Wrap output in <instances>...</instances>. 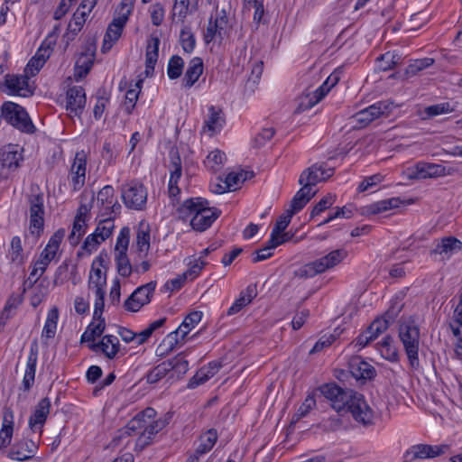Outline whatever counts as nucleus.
<instances>
[{
    "mask_svg": "<svg viewBox=\"0 0 462 462\" xmlns=\"http://www.w3.org/2000/svg\"><path fill=\"white\" fill-rule=\"evenodd\" d=\"M394 58H396L394 53L386 52L384 54H382L380 57L376 59L377 68L383 71H386L393 69L396 65Z\"/></svg>",
    "mask_w": 462,
    "mask_h": 462,
    "instance_id": "nucleus-63",
    "label": "nucleus"
},
{
    "mask_svg": "<svg viewBox=\"0 0 462 462\" xmlns=\"http://www.w3.org/2000/svg\"><path fill=\"white\" fill-rule=\"evenodd\" d=\"M14 433L13 413L5 411L3 418V425L0 430V448H6L11 444Z\"/></svg>",
    "mask_w": 462,
    "mask_h": 462,
    "instance_id": "nucleus-37",
    "label": "nucleus"
},
{
    "mask_svg": "<svg viewBox=\"0 0 462 462\" xmlns=\"http://www.w3.org/2000/svg\"><path fill=\"white\" fill-rule=\"evenodd\" d=\"M30 205V226L32 235L39 236L43 232L44 226V199L42 192L31 194L28 197Z\"/></svg>",
    "mask_w": 462,
    "mask_h": 462,
    "instance_id": "nucleus-8",
    "label": "nucleus"
},
{
    "mask_svg": "<svg viewBox=\"0 0 462 462\" xmlns=\"http://www.w3.org/2000/svg\"><path fill=\"white\" fill-rule=\"evenodd\" d=\"M2 117L14 128L25 134H33L36 130L27 111L22 106L5 101L1 107Z\"/></svg>",
    "mask_w": 462,
    "mask_h": 462,
    "instance_id": "nucleus-6",
    "label": "nucleus"
},
{
    "mask_svg": "<svg viewBox=\"0 0 462 462\" xmlns=\"http://www.w3.org/2000/svg\"><path fill=\"white\" fill-rule=\"evenodd\" d=\"M399 337L402 343L411 368L418 370L420 367L419 349L420 332L419 326L413 319L410 318L400 324Z\"/></svg>",
    "mask_w": 462,
    "mask_h": 462,
    "instance_id": "nucleus-2",
    "label": "nucleus"
},
{
    "mask_svg": "<svg viewBox=\"0 0 462 462\" xmlns=\"http://www.w3.org/2000/svg\"><path fill=\"white\" fill-rule=\"evenodd\" d=\"M401 205V199L399 198H391L388 199L380 200L374 202L366 207L367 214H379L389 209L397 208Z\"/></svg>",
    "mask_w": 462,
    "mask_h": 462,
    "instance_id": "nucleus-39",
    "label": "nucleus"
},
{
    "mask_svg": "<svg viewBox=\"0 0 462 462\" xmlns=\"http://www.w3.org/2000/svg\"><path fill=\"white\" fill-rule=\"evenodd\" d=\"M136 246L139 254L148 253L150 249V228L148 226L141 224L136 234Z\"/></svg>",
    "mask_w": 462,
    "mask_h": 462,
    "instance_id": "nucleus-42",
    "label": "nucleus"
},
{
    "mask_svg": "<svg viewBox=\"0 0 462 462\" xmlns=\"http://www.w3.org/2000/svg\"><path fill=\"white\" fill-rule=\"evenodd\" d=\"M315 191H312L311 188L302 186L294 195L291 201V206L288 210L291 214H296L300 211L307 203L314 197Z\"/></svg>",
    "mask_w": 462,
    "mask_h": 462,
    "instance_id": "nucleus-32",
    "label": "nucleus"
},
{
    "mask_svg": "<svg viewBox=\"0 0 462 462\" xmlns=\"http://www.w3.org/2000/svg\"><path fill=\"white\" fill-rule=\"evenodd\" d=\"M447 445L432 446L428 444H417L410 447L403 454V462H414L416 460L434 458L445 453Z\"/></svg>",
    "mask_w": 462,
    "mask_h": 462,
    "instance_id": "nucleus-13",
    "label": "nucleus"
},
{
    "mask_svg": "<svg viewBox=\"0 0 462 462\" xmlns=\"http://www.w3.org/2000/svg\"><path fill=\"white\" fill-rule=\"evenodd\" d=\"M257 296L255 284H249L246 289L240 292L239 297L235 300L232 306L227 310V315L231 316L238 313L244 307L252 302Z\"/></svg>",
    "mask_w": 462,
    "mask_h": 462,
    "instance_id": "nucleus-28",
    "label": "nucleus"
},
{
    "mask_svg": "<svg viewBox=\"0 0 462 462\" xmlns=\"http://www.w3.org/2000/svg\"><path fill=\"white\" fill-rule=\"evenodd\" d=\"M141 84H142V81L139 80L135 84V88H131V89L127 90L125 93V111L127 114H131L133 109L135 106L136 101L138 99L140 88H141Z\"/></svg>",
    "mask_w": 462,
    "mask_h": 462,
    "instance_id": "nucleus-56",
    "label": "nucleus"
},
{
    "mask_svg": "<svg viewBox=\"0 0 462 462\" xmlns=\"http://www.w3.org/2000/svg\"><path fill=\"white\" fill-rule=\"evenodd\" d=\"M393 338L386 336L378 345L383 356L391 361H395L398 358V354L396 349L391 346Z\"/></svg>",
    "mask_w": 462,
    "mask_h": 462,
    "instance_id": "nucleus-54",
    "label": "nucleus"
},
{
    "mask_svg": "<svg viewBox=\"0 0 462 462\" xmlns=\"http://www.w3.org/2000/svg\"><path fill=\"white\" fill-rule=\"evenodd\" d=\"M180 42L183 51L187 53H191L196 46V39L191 32L190 27L184 26L180 34Z\"/></svg>",
    "mask_w": 462,
    "mask_h": 462,
    "instance_id": "nucleus-46",
    "label": "nucleus"
},
{
    "mask_svg": "<svg viewBox=\"0 0 462 462\" xmlns=\"http://www.w3.org/2000/svg\"><path fill=\"white\" fill-rule=\"evenodd\" d=\"M172 369V366H170V364H168L167 361H164L152 368L147 374H146V382L148 383H155L159 382L162 378L166 376V374L171 372Z\"/></svg>",
    "mask_w": 462,
    "mask_h": 462,
    "instance_id": "nucleus-44",
    "label": "nucleus"
},
{
    "mask_svg": "<svg viewBox=\"0 0 462 462\" xmlns=\"http://www.w3.org/2000/svg\"><path fill=\"white\" fill-rule=\"evenodd\" d=\"M339 80V76L337 73H332L326 81L319 87L313 93L307 94L304 97H300V101L296 109L297 112H302L313 107L317 103H319L329 91L330 89L337 84Z\"/></svg>",
    "mask_w": 462,
    "mask_h": 462,
    "instance_id": "nucleus-10",
    "label": "nucleus"
},
{
    "mask_svg": "<svg viewBox=\"0 0 462 462\" xmlns=\"http://www.w3.org/2000/svg\"><path fill=\"white\" fill-rule=\"evenodd\" d=\"M116 263V269L117 273L122 277H129L132 273H140L139 266L137 264L132 265L128 256L127 253H118L116 254L115 257Z\"/></svg>",
    "mask_w": 462,
    "mask_h": 462,
    "instance_id": "nucleus-38",
    "label": "nucleus"
},
{
    "mask_svg": "<svg viewBox=\"0 0 462 462\" xmlns=\"http://www.w3.org/2000/svg\"><path fill=\"white\" fill-rule=\"evenodd\" d=\"M170 158L171 177L169 180L171 183H178L182 172L181 159L178 151L173 150L170 152Z\"/></svg>",
    "mask_w": 462,
    "mask_h": 462,
    "instance_id": "nucleus-43",
    "label": "nucleus"
},
{
    "mask_svg": "<svg viewBox=\"0 0 462 462\" xmlns=\"http://www.w3.org/2000/svg\"><path fill=\"white\" fill-rule=\"evenodd\" d=\"M160 39L157 36H151L148 42L145 53V73L147 76L152 74L159 56Z\"/></svg>",
    "mask_w": 462,
    "mask_h": 462,
    "instance_id": "nucleus-30",
    "label": "nucleus"
},
{
    "mask_svg": "<svg viewBox=\"0 0 462 462\" xmlns=\"http://www.w3.org/2000/svg\"><path fill=\"white\" fill-rule=\"evenodd\" d=\"M170 366H172L171 371L177 374L180 377L187 373L189 370V362L183 357L182 353L178 354L174 358L167 360Z\"/></svg>",
    "mask_w": 462,
    "mask_h": 462,
    "instance_id": "nucleus-52",
    "label": "nucleus"
},
{
    "mask_svg": "<svg viewBox=\"0 0 462 462\" xmlns=\"http://www.w3.org/2000/svg\"><path fill=\"white\" fill-rule=\"evenodd\" d=\"M434 59L432 58H423L414 60L409 66L405 69V75L407 77H413L417 75L420 71L423 70L433 65Z\"/></svg>",
    "mask_w": 462,
    "mask_h": 462,
    "instance_id": "nucleus-47",
    "label": "nucleus"
},
{
    "mask_svg": "<svg viewBox=\"0 0 462 462\" xmlns=\"http://www.w3.org/2000/svg\"><path fill=\"white\" fill-rule=\"evenodd\" d=\"M97 203H100L104 208L110 207L115 199V190L114 188L110 185L105 186L103 189L99 190L97 193Z\"/></svg>",
    "mask_w": 462,
    "mask_h": 462,
    "instance_id": "nucleus-59",
    "label": "nucleus"
},
{
    "mask_svg": "<svg viewBox=\"0 0 462 462\" xmlns=\"http://www.w3.org/2000/svg\"><path fill=\"white\" fill-rule=\"evenodd\" d=\"M51 401L45 397L42 399L35 407L34 411L29 418V426L35 431L38 428L41 430L46 421L50 412Z\"/></svg>",
    "mask_w": 462,
    "mask_h": 462,
    "instance_id": "nucleus-26",
    "label": "nucleus"
},
{
    "mask_svg": "<svg viewBox=\"0 0 462 462\" xmlns=\"http://www.w3.org/2000/svg\"><path fill=\"white\" fill-rule=\"evenodd\" d=\"M184 61L181 57L173 55L168 63L167 74L171 79H176L182 74Z\"/></svg>",
    "mask_w": 462,
    "mask_h": 462,
    "instance_id": "nucleus-49",
    "label": "nucleus"
},
{
    "mask_svg": "<svg viewBox=\"0 0 462 462\" xmlns=\"http://www.w3.org/2000/svg\"><path fill=\"white\" fill-rule=\"evenodd\" d=\"M122 32L115 27L108 25L106 32L104 36L101 51L103 53L110 51L114 43L120 38Z\"/></svg>",
    "mask_w": 462,
    "mask_h": 462,
    "instance_id": "nucleus-51",
    "label": "nucleus"
},
{
    "mask_svg": "<svg viewBox=\"0 0 462 462\" xmlns=\"http://www.w3.org/2000/svg\"><path fill=\"white\" fill-rule=\"evenodd\" d=\"M347 256L345 249H337L331 251L327 255L315 260L320 273H324L340 263Z\"/></svg>",
    "mask_w": 462,
    "mask_h": 462,
    "instance_id": "nucleus-29",
    "label": "nucleus"
},
{
    "mask_svg": "<svg viewBox=\"0 0 462 462\" xmlns=\"http://www.w3.org/2000/svg\"><path fill=\"white\" fill-rule=\"evenodd\" d=\"M389 324V320L386 319H377L368 327V334L373 336V337L375 339L380 334L388 328Z\"/></svg>",
    "mask_w": 462,
    "mask_h": 462,
    "instance_id": "nucleus-62",
    "label": "nucleus"
},
{
    "mask_svg": "<svg viewBox=\"0 0 462 462\" xmlns=\"http://www.w3.org/2000/svg\"><path fill=\"white\" fill-rule=\"evenodd\" d=\"M86 219L80 217H75L72 231L69 236L71 245H77L81 236L85 234Z\"/></svg>",
    "mask_w": 462,
    "mask_h": 462,
    "instance_id": "nucleus-50",
    "label": "nucleus"
},
{
    "mask_svg": "<svg viewBox=\"0 0 462 462\" xmlns=\"http://www.w3.org/2000/svg\"><path fill=\"white\" fill-rule=\"evenodd\" d=\"M37 448L38 446L32 440L23 439L12 447L8 457L18 461L28 460L34 456Z\"/></svg>",
    "mask_w": 462,
    "mask_h": 462,
    "instance_id": "nucleus-22",
    "label": "nucleus"
},
{
    "mask_svg": "<svg viewBox=\"0 0 462 462\" xmlns=\"http://www.w3.org/2000/svg\"><path fill=\"white\" fill-rule=\"evenodd\" d=\"M86 105V94L82 87L74 86L67 91L66 108L69 112V116H79Z\"/></svg>",
    "mask_w": 462,
    "mask_h": 462,
    "instance_id": "nucleus-17",
    "label": "nucleus"
},
{
    "mask_svg": "<svg viewBox=\"0 0 462 462\" xmlns=\"http://www.w3.org/2000/svg\"><path fill=\"white\" fill-rule=\"evenodd\" d=\"M93 60L87 55H82L78 59L75 65V77L83 78L87 76L91 69Z\"/></svg>",
    "mask_w": 462,
    "mask_h": 462,
    "instance_id": "nucleus-57",
    "label": "nucleus"
},
{
    "mask_svg": "<svg viewBox=\"0 0 462 462\" xmlns=\"http://www.w3.org/2000/svg\"><path fill=\"white\" fill-rule=\"evenodd\" d=\"M203 72V61L200 58H193L185 72L182 83L185 88H191L199 79Z\"/></svg>",
    "mask_w": 462,
    "mask_h": 462,
    "instance_id": "nucleus-31",
    "label": "nucleus"
},
{
    "mask_svg": "<svg viewBox=\"0 0 462 462\" xmlns=\"http://www.w3.org/2000/svg\"><path fill=\"white\" fill-rule=\"evenodd\" d=\"M166 424L167 422L164 420H149L145 422L143 430L141 432L136 440V446L143 449L151 444L153 437L160 430H162L166 426Z\"/></svg>",
    "mask_w": 462,
    "mask_h": 462,
    "instance_id": "nucleus-23",
    "label": "nucleus"
},
{
    "mask_svg": "<svg viewBox=\"0 0 462 462\" xmlns=\"http://www.w3.org/2000/svg\"><path fill=\"white\" fill-rule=\"evenodd\" d=\"M65 233V229L60 228L51 236L39 259L33 263L32 269L23 283L25 286L32 287L45 273L50 263L55 258Z\"/></svg>",
    "mask_w": 462,
    "mask_h": 462,
    "instance_id": "nucleus-3",
    "label": "nucleus"
},
{
    "mask_svg": "<svg viewBox=\"0 0 462 462\" xmlns=\"http://www.w3.org/2000/svg\"><path fill=\"white\" fill-rule=\"evenodd\" d=\"M88 15V12L86 11L76 10L72 20L68 25V32L64 35V38H66L68 42L74 40L75 36L81 31Z\"/></svg>",
    "mask_w": 462,
    "mask_h": 462,
    "instance_id": "nucleus-35",
    "label": "nucleus"
},
{
    "mask_svg": "<svg viewBox=\"0 0 462 462\" xmlns=\"http://www.w3.org/2000/svg\"><path fill=\"white\" fill-rule=\"evenodd\" d=\"M349 373L356 380H367L375 375V369L361 357L355 356L349 361Z\"/></svg>",
    "mask_w": 462,
    "mask_h": 462,
    "instance_id": "nucleus-24",
    "label": "nucleus"
},
{
    "mask_svg": "<svg viewBox=\"0 0 462 462\" xmlns=\"http://www.w3.org/2000/svg\"><path fill=\"white\" fill-rule=\"evenodd\" d=\"M321 393L332 402V407L337 412L346 409V402L353 391L345 390L336 383H327L320 387Z\"/></svg>",
    "mask_w": 462,
    "mask_h": 462,
    "instance_id": "nucleus-15",
    "label": "nucleus"
},
{
    "mask_svg": "<svg viewBox=\"0 0 462 462\" xmlns=\"http://www.w3.org/2000/svg\"><path fill=\"white\" fill-rule=\"evenodd\" d=\"M38 360V344L32 342L30 348L26 369L23 379V387L24 391H29L34 383L36 365Z\"/></svg>",
    "mask_w": 462,
    "mask_h": 462,
    "instance_id": "nucleus-25",
    "label": "nucleus"
},
{
    "mask_svg": "<svg viewBox=\"0 0 462 462\" xmlns=\"http://www.w3.org/2000/svg\"><path fill=\"white\" fill-rule=\"evenodd\" d=\"M334 201V196H332L331 194H328L323 199H321L312 208L310 212V217L313 218L314 217L325 211L327 208H330L333 205Z\"/></svg>",
    "mask_w": 462,
    "mask_h": 462,
    "instance_id": "nucleus-64",
    "label": "nucleus"
},
{
    "mask_svg": "<svg viewBox=\"0 0 462 462\" xmlns=\"http://www.w3.org/2000/svg\"><path fill=\"white\" fill-rule=\"evenodd\" d=\"M346 408L356 422L365 427L374 423V411L363 394L353 392L346 402Z\"/></svg>",
    "mask_w": 462,
    "mask_h": 462,
    "instance_id": "nucleus-7",
    "label": "nucleus"
},
{
    "mask_svg": "<svg viewBox=\"0 0 462 462\" xmlns=\"http://www.w3.org/2000/svg\"><path fill=\"white\" fill-rule=\"evenodd\" d=\"M88 347L93 352H101L108 359H114L120 352V343L117 337L105 335L98 343H91Z\"/></svg>",
    "mask_w": 462,
    "mask_h": 462,
    "instance_id": "nucleus-19",
    "label": "nucleus"
},
{
    "mask_svg": "<svg viewBox=\"0 0 462 462\" xmlns=\"http://www.w3.org/2000/svg\"><path fill=\"white\" fill-rule=\"evenodd\" d=\"M393 108L392 101H379L356 113L355 118L362 126H365L381 116H388Z\"/></svg>",
    "mask_w": 462,
    "mask_h": 462,
    "instance_id": "nucleus-11",
    "label": "nucleus"
},
{
    "mask_svg": "<svg viewBox=\"0 0 462 462\" xmlns=\"http://www.w3.org/2000/svg\"><path fill=\"white\" fill-rule=\"evenodd\" d=\"M122 199L126 208L142 210L147 202V190L143 184L132 182L122 187Z\"/></svg>",
    "mask_w": 462,
    "mask_h": 462,
    "instance_id": "nucleus-9",
    "label": "nucleus"
},
{
    "mask_svg": "<svg viewBox=\"0 0 462 462\" xmlns=\"http://www.w3.org/2000/svg\"><path fill=\"white\" fill-rule=\"evenodd\" d=\"M453 171L452 168H446L442 164L419 162L416 165V172L412 177L417 179L436 178L450 175Z\"/></svg>",
    "mask_w": 462,
    "mask_h": 462,
    "instance_id": "nucleus-21",
    "label": "nucleus"
},
{
    "mask_svg": "<svg viewBox=\"0 0 462 462\" xmlns=\"http://www.w3.org/2000/svg\"><path fill=\"white\" fill-rule=\"evenodd\" d=\"M334 174V168L327 167L325 162L315 163L304 170L299 179V184L311 188L320 181L327 180Z\"/></svg>",
    "mask_w": 462,
    "mask_h": 462,
    "instance_id": "nucleus-12",
    "label": "nucleus"
},
{
    "mask_svg": "<svg viewBox=\"0 0 462 462\" xmlns=\"http://www.w3.org/2000/svg\"><path fill=\"white\" fill-rule=\"evenodd\" d=\"M226 160L225 152L218 149L210 152L204 161L205 166L213 172L220 171Z\"/></svg>",
    "mask_w": 462,
    "mask_h": 462,
    "instance_id": "nucleus-41",
    "label": "nucleus"
},
{
    "mask_svg": "<svg viewBox=\"0 0 462 462\" xmlns=\"http://www.w3.org/2000/svg\"><path fill=\"white\" fill-rule=\"evenodd\" d=\"M93 319L95 320H97V323L91 322L85 332L81 335L80 341L81 342H90L95 343L96 337H100L105 328H106V322L105 319L102 318V314L99 317H95V312L93 313Z\"/></svg>",
    "mask_w": 462,
    "mask_h": 462,
    "instance_id": "nucleus-34",
    "label": "nucleus"
},
{
    "mask_svg": "<svg viewBox=\"0 0 462 462\" xmlns=\"http://www.w3.org/2000/svg\"><path fill=\"white\" fill-rule=\"evenodd\" d=\"M22 303V299L14 294H12L2 311L1 319H8L12 315L13 311L17 309V307Z\"/></svg>",
    "mask_w": 462,
    "mask_h": 462,
    "instance_id": "nucleus-60",
    "label": "nucleus"
},
{
    "mask_svg": "<svg viewBox=\"0 0 462 462\" xmlns=\"http://www.w3.org/2000/svg\"><path fill=\"white\" fill-rule=\"evenodd\" d=\"M9 254L13 263L17 264H23L24 263L23 249L19 236H14L12 238Z\"/></svg>",
    "mask_w": 462,
    "mask_h": 462,
    "instance_id": "nucleus-48",
    "label": "nucleus"
},
{
    "mask_svg": "<svg viewBox=\"0 0 462 462\" xmlns=\"http://www.w3.org/2000/svg\"><path fill=\"white\" fill-rule=\"evenodd\" d=\"M321 273L315 261L308 263L294 272V276L300 279L312 278Z\"/></svg>",
    "mask_w": 462,
    "mask_h": 462,
    "instance_id": "nucleus-53",
    "label": "nucleus"
},
{
    "mask_svg": "<svg viewBox=\"0 0 462 462\" xmlns=\"http://www.w3.org/2000/svg\"><path fill=\"white\" fill-rule=\"evenodd\" d=\"M181 217H191L190 226L196 231L203 232L220 216V210L209 208L208 202L201 198L186 199L179 208Z\"/></svg>",
    "mask_w": 462,
    "mask_h": 462,
    "instance_id": "nucleus-1",
    "label": "nucleus"
},
{
    "mask_svg": "<svg viewBox=\"0 0 462 462\" xmlns=\"http://www.w3.org/2000/svg\"><path fill=\"white\" fill-rule=\"evenodd\" d=\"M106 254L102 253L97 256L91 265V270L88 277V289L95 290V317H99L104 310L105 307V290L106 285V272H102V267L106 268Z\"/></svg>",
    "mask_w": 462,
    "mask_h": 462,
    "instance_id": "nucleus-4",
    "label": "nucleus"
},
{
    "mask_svg": "<svg viewBox=\"0 0 462 462\" xmlns=\"http://www.w3.org/2000/svg\"><path fill=\"white\" fill-rule=\"evenodd\" d=\"M130 240V229L127 226L123 227L117 236L115 251L118 253H127Z\"/></svg>",
    "mask_w": 462,
    "mask_h": 462,
    "instance_id": "nucleus-55",
    "label": "nucleus"
},
{
    "mask_svg": "<svg viewBox=\"0 0 462 462\" xmlns=\"http://www.w3.org/2000/svg\"><path fill=\"white\" fill-rule=\"evenodd\" d=\"M23 157L18 145L8 144L0 150V164L2 168L15 171L19 168Z\"/></svg>",
    "mask_w": 462,
    "mask_h": 462,
    "instance_id": "nucleus-20",
    "label": "nucleus"
},
{
    "mask_svg": "<svg viewBox=\"0 0 462 462\" xmlns=\"http://www.w3.org/2000/svg\"><path fill=\"white\" fill-rule=\"evenodd\" d=\"M201 319V311L196 310L187 315L179 328L175 331L171 332L162 341V343L160 344V346L157 347V356H163L171 352L177 345L182 343L186 336L193 328H195L197 324L199 323Z\"/></svg>",
    "mask_w": 462,
    "mask_h": 462,
    "instance_id": "nucleus-5",
    "label": "nucleus"
},
{
    "mask_svg": "<svg viewBox=\"0 0 462 462\" xmlns=\"http://www.w3.org/2000/svg\"><path fill=\"white\" fill-rule=\"evenodd\" d=\"M59 319V310L57 307L51 308L47 315V319L42 332V336L46 338H52L56 334L57 322Z\"/></svg>",
    "mask_w": 462,
    "mask_h": 462,
    "instance_id": "nucleus-40",
    "label": "nucleus"
},
{
    "mask_svg": "<svg viewBox=\"0 0 462 462\" xmlns=\"http://www.w3.org/2000/svg\"><path fill=\"white\" fill-rule=\"evenodd\" d=\"M462 250V242L454 237L447 236L442 238L431 251V254L444 255L449 258L452 254Z\"/></svg>",
    "mask_w": 462,
    "mask_h": 462,
    "instance_id": "nucleus-27",
    "label": "nucleus"
},
{
    "mask_svg": "<svg viewBox=\"0 0 462 462\" xmlns=\"http://www.w3.org/2000/svg\"><path fill=\"white\" fill-rule=\"evenodd\" d=\"M5 86L7 88V94L11 96L28 97L33 95V89L29 85V78L26 74H7L5 77Z\"/></svg>",
    "mask_w": 462,
    "mask_h": 462,
    "instance_id": "nucleus-16",
    "label": "nucleus"
},
{
    "mask_svg": "<svg viewBox=\"0 0 462 462\" xmlns=\"http://www.w3.org/2000/svg\"><path fill=\"white\" fill-rule=\"evenodd\" d=\"M208 117L205 121L204 129H207L211 134L219 132L224 124L225 118L222 115L221 109H217L214 106L208 108Z\"/></svg>",
    "mask_w": 462,
    "mask_h": 462,
    "instance_id": "nucleus-36",
    "label": "nucleus"
},
{
    "mask_svg": "<svg viewBox=\"0 0 462 462\" xmlns=\"http://www.w3.org/2000/svg\"><path fill=\"white\" fill-rule=\"evenodd\" d=\"M114 228V217H107L98 222L94 233L97 234L99 241H105L111 236Z\"/></svg>",
    "mask_w": 462,
    "mask_h": 462,
    "instance_id": "nucleus-45",
    "label": "nucleus"
},
{
    "mask_svg": "<svg viewBox=\"0 0 462 462\" xmlns=\"http://www.w3.org/2000/svg\"><path fill=\"white\" fill-rule=\"evenodd\" d=\"M217 439V430L214 429H210L204 435L200 436L199 444L196 448L194 454L191 455L189 457H196L197 462H199V456H202L209 452L216 444Z\"/></svg>",
    "mask_w": 462,
    "mask_h": 462,
    "instance_id": "nucleus-33",
    "label": "nucleus"
},
{
    "mask_svg": "<svg viewBox=\"0 0 462 462\" xmlns=\"http://www.w3.org/2000/svg\"><path fill=\"white\" fill-rule=\"evenodd\" d=\"M87 155L84 151L78 152L70 169L71 181L74 190L80 189L85 184Z\"/></svg>",
    "mask_w": 462,
    "mask_h": 462,
    "instance_id": "nucleus-18",
    "label": "nucleus"
},
{
    "mask_svg": "<svg viewBox=\"0 0 462 462\" xmlns=\"http://www.w3.org/2000/svg\"><path fill=\"white\" fill-rule=\"evenodd\" d=\"M189 12V0H175L172 14L173 16H178L181 22H184L187 14Z\"/></svg>",
    "mask_w": 462,
    "mask_h": 462,
    "instance_id": "nucleus-61",
    "label": "nucleus"
},
{
    "mask_svg": "<svg viewBox=\"0 0 462 462\" xmlns=\"http://www.w3.org/2000/svg\"><path fill=\"white\" fill-rule=\"evenodd\" d=\"M455 108L448 102L440 103L427 106L424 113L428 117H433L439 115L453 112Z\"/></svg>",
    "mask_w": 462,
    "mask_h": 462,
    "instance_id": "nucleus-58",
    "label": "nucleus"
},
{
    "mask_svg": "<svg viewBox=\"0 0 462 462\" xmlns=\"http://www.w3.org/2000/svg\"><path fill=\"white\" fill-rule=\"evenodd\" d=\"M156 287L155 282H150L135 289L125 300L124 307L131 312L138 311L143 306L151 301V298Z\"/></svg>",
    "mask_w": 462,
    "mask_h": 462,
    "instance_id": "nucleus-14",
    "label": "nucleus"
}]
</instances>
